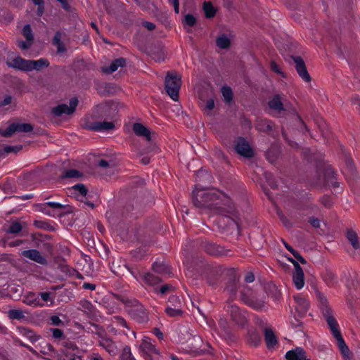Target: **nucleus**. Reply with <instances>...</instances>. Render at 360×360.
<instances>
[{"label":"nucleus","instance_id":"obj_40","mask_svg":"<svg viewBox=\"0 0 360 360\" xmlns=\"http://www.w3.org/2000/svg\"><path fill=\"white\" fill-rule=\"evenodd\" d=\"M22 225L19 221H13L6 230V233L18 235L22 231Z\"/></svg>","mask_w":360,"mask_h":360},{"label":"nucleus","instance_id":"obj_64","mask_svg":"<svg viewBox=\"0 0 360 360\" xmlns=\"http://www.w3.org/2000/svg\"><path fill=\"white\" fill-rule=\"evenodd\" d=\"M34 225L37 227V228H39V229H46L47 228V223L44 221H41V220H35L34 221Z\"/></svg>","mask_w":360,"mask_h":360},{"label":"nucleus","instance_id":"obj_41","mask_svg":"<svg viewBox=\"0 0 360 360\" xmlns=\"http://www.w3.org/2000/svg\"><path fill=\"white\" fill-rule=\"evenodd\" d=\"M203 10L205 15L207 18H212L215 15L216 11L210 2H204Z\"/></svg>","mask_w":360,"mask_h":360},{"label":"nucleus","instance_id":"obj_31","mask_svg":"<svg viewBox=\"0 0 360 360\" xmlns=\"http://www.w3.org/2000/svg\"><path fill=\"white\" fill-rule=\"evenodd\" d=\"M143 282L148 285H155L162 281V278L158 275L155 276L153 273L147 272L141 276Z\"/></svg>","mask_w":360,"mask_h":360},{"label":"nucleus","instance_id":"obj_63","mask_svg":"<svg viewBox=\"0 0 360 360\" xmlns=\"http://www.w3.org/2000/svg\"><path fill=\"white\" fill-rule=\"evenodd\" d=\"M219 326L221 330V333L226 332V330H230L228 323L225 319H220Z\"/></svg>","mask_w":360,"mask_h":360},{"label":"nucleus","instance_id":"obj_9","mask_svg":"<svg viewBox=\"0 0 360 360\" xmlns=\"http://www.w3.org/2000/svg\"><path fill=\"white\" fill-rule=\"evenodd\" d=\"M165 313L171 317L181 316L183 314L181 302L179 297L172 295L169 297Z\"/></svg>","mask_w":360,"mask_h":360},{"label":"nucleus","instance_id":"obj_7","mask_svg":"<svg viewBox=\"0 0 360 360\" xmlns=\"http://www.w3.org/2000/svg\"><path fill=\"white\" fill-rule=\"evenodd\" d=\"M33 126L29 123H12L6 130L0 129V135L4 137H10L15 132H31Z\"/></svg>","mask_w":360,"mask_h":360},{"label":"nucleus","instance_id":"obj_26","mask_svg":"<svg viewBox=\"0 0 360 360\" xmlns=\"http://www.w3.org/2000/svg\"><path fill=\"white\" fill-rule=\"evenodd\" d=\"M7 65L8 67L22 71H27L28 70V60H25L20 56L15 57L11 62H8Z\"/></svg>","mask_w":360,"mask_h":360},{"label":"nucleus","instance_id":"obj_44","mask_svg":"<svg viewBox=\"0 0 360 360\" xmlns=\"http://www.w3.org/2000/svg\"><path fill=\"white\" fill-rule=\"evenodd\" d=\"M120 358V360H136L132 356L130 347L127 345L123 348Z\"/></svg>","mask_w":360,"mask_h":360},{"label":"nucleus","instance_id":"obj_35","mask_svg":"<svg viewBox=\"0 0 360 360\" xmlns=\"http://www.w3.org/2000/svg\"><path fill=\"white\" fill-rule=\"evenodd\" d=\"M264 338L268 347H273L277 344L276 335L271 328H265Z\"/></svg>","mask_w":360,"mask_h":360},{"label":"nucleus","instance_id":"obj_60","mask_svg":"<svg viewBox=\"0 0 360 360\" xmlns=\"http://www.w3.org/2000/svg\"><path fill=\"white\" fill-rule=\"evenodd\" d=\"M309 224L314 227V228H319L321 225L320 220L314 217H311L309 219Z\"/></svg>","mask_w":360,"mask_h":360},{"label":"nucleus","instance_id":"obj_16","mask_svg":"<svg viewBox=\"0 0 360 360\" xmlns=\"http://www.w3.org/2000/svg\"><path fill=\"white\" fill-rule=\"evenodd\" d=\"M20 255L41 265H47L48 264V261L46 257L36 249L23 250L21 252Z\"/></svg>","mask_w":360,"mask_h":360},{"label":"nucleus","instance_id":"obj_20","mask_svg":"<svg viewBox=\"0 0 360 360\" xmlns=\"http://www.w3.org/2000/svg\"><path fill=\"white\" fill-rule=\"evenodd\" d=\"M115 128V124L112 122H94L87 125V129L94 131H104Z\"/></svg>","mask_w":360,"mask_h":360},{"label":"nucleus","instance_id":"obj_22","mask_svg":"<svg viewBox=\"0 0 360 360\" xmlns=\"http://www.w3.org/2000/svg\"><path fill=\"white\" fill-rule=\"evenodd\" d=\"M204 249L207 253L214 256H221L226 254L223 247L210 242L205 243Z\"/></svg>","mask_w":360,"mask_h":360},{"label":"nucleus","instance_id":"obj_1","mask_svg":"<svg viewBox=\"0 0 360 360\" xmlns=\"http://www.w3.org/2000/svg\"><path fill=\"white\" fill-rule=\"evenodd\" d=\"M225 197L221 191L207 188H197L192 193V202L195 207L198 208L212 207L219 204L218 200Z\"/></svg>","mask_w":360,"mask_h":360},{"label":"nucleus","instance_id":"obj_17","mask_svg":"<svg viewBox=\"0 0 360 360\" xmlns=\"http://www.w3.org/2000/svg\"><path fill=\"white\" fill-rule=\"evenodd\" d=\"M99 345L112 356H115L118 354L119 349L116 343L107 336L101 337Z\"/></svg>","mask_w":360,"mask_h":360},{"label":"nucleus","instance_id":"obj_61","mask_svg":"<svg viewBox=\"0 0 360 360\" xmlns=\"http://www.w3.org/2000/svg\"><path fill=\"white\" fill-rule=\"evenodd\" d=\"M46 205L54 210H60L65 207L64 205L56 202H47Z\"/></svg>","mask_w":360,"mask_h":360},{"label":"nucleus","instance_id":"obj_19","mask_svg":"<svg viewBox=\"0 0 360 360\" xmlns=\"http://www.w3.org/2000/svg\"><path fill=\"white\" fill-rule=\"evenodd\" d=\"M285 356L287 360H311L305 350L299 347L287 352Z\"/></svg>","mask_w":360,"mask_h":360},{"label":"nucleus","instance_id":"obj_6","mask_svg":"<svg viewBox=\"0 0 360 360\" xmlns=\"http://www.w3.org/2000/svg\"><path fill=\"white\" fill-rule=\"evenodd\" d=\"M140 349L143 352V356L146 360L158 359L160 358V353L155 346L152 343L151 339L144 337L140 345Z\"/></svg>","mask_w":360,"mask_h":360},{"label":"nucleus","instance_id":"obj_4","mask_svg":"<svg viewBox=\"0 0 360 360\" xmlns=\"http://www.w3.org/2000/svg\"><path fill=\"white\" fill-rule=\"evenodd\" d=\"M165 91L170 98L177 101L181 86V77L177 73H168L165 79Z\"/></svg>","mask_w":360,"mask_h":360},{"label":"nucleus","instance_id":"obj_37","mask_svg":"<svg viewBox=\"0 0 360 360\" xmlns=\"http://www.w3.org/2000/svg\"><path fill=\"white\" fill-rule=\"evenodd\" d=\"M325 176L327 178V183L328 184H330L333 187H338L339 186V184L335 181V173L333 169L328 168L326 170Z\"/></svg>","mask_w":360,"mask_h":360},{"label":"nucleus","instance_id":"obj_21","mask_svg":"<svg viewBox=\"0 0 360 360\" xmlns=\"http://www.w3.org/2000/svg\"><path fill=\"white\" fill-rule=\"evenodd\" d=\"M212 176L210 172L205 170H199L196 173L195 180L198 182L197 188H207L205 184H210L212 181Z\"/></svg>","mask_w":360,"mask_h":360},{"label":"nucleus","instance_id":"obj_5","mask_svg":"<svg viewBox=\"0 0 360 360\" xmlns=\"http://www.w3.org/2000/svg\"><path fill=\"white\" fill-rule=\"evenodd\" d=\"M323 316L325 317L326 321L329 326L331 332L334 336V338L337 340L338 346H340L342 349H347V346L345 344V342L338 330V323L333 315L331 309L324 308L323 312H322Z\"/></svg>","mask_w":360,"mask_h":360},{"label":"nucleus","instance_id":"obj_46","mask_svg":"<svg viewBox=\"0 0 360 360\" xmlns=\"http://www.w3.org/2000/svg\"><path fill=\"white\" fill-rule=\"evenodd\" d=\"M22 34L24 37L26 38L27 41H33L34 37L32 34V30L31 26L29 24H27L24 26L22 29Z\"/></svg>","mask_w":360,"mask_h":360},{"label":"nucleus","instance_id":"obj_62","mask_svg":"<svg viewBox=\"0 0 360 360\" xmlns=\"http://www.w3.org/2000/svg\"><path fill=\"white\" fill-rule=\"evenodd\" d=\"M174 289L173 286L170 284L163 285L160 288L159 292L161 294H165L166 292L172 290Z\"/></svg>","mask_w":360,"mask_h":360},{"label":"nucleus","instance_id":"obj_36","mask_svg":"<svg viewBox=\"0 0 360 360\" xmlns=\"http://www.w3.org/2000/svg\"><path fill=\"white\" fill-rule=\"evenodd\" d=\"M216 44L217 46L220 49H226L230 46L231 41L226 34H221L217 38Z\"/></svg>","mask_w":360,"mask_h":360},{"label":"nucleus","instance_id":"obj_48","mask_svg":"<svg viewBox=\"0 0 360 360\" xmlns=\"http://www.w3.org/2000/svg\"><path fill=\"white\" fill-rule=\"evenodd\" d=\"M8 316L12 319H21L24 317V314L21 310L11 309L8 311Z\"/></svg>","mask_w":360,"mask_h":360},{"label":"nucleus","instance_id":"obj_34","mask_svg":"<svg viewBox=\"0 0 360 360\" xmlns=\"http://www.w3.org/2000/svg\"><path fill=\"white\" fill-rule=\"evenodd\" d=\"M79 310L84 311L88 316H94L96 314V309L92 303L87 300H82L79 302Z\"/></svg>","mask_w":360,"mask_h":360},{"label":"nucleus","instance_id":"obj_45","mask_svg":"<svg viewBox=\"0 0 360 360\" xmlns=\"http://www.w3.org/2000/svg\"><path fill=\"white\" fill-rule=\"evenodd\" d=\"M316 295H317L318 300L319 301L320 309L322 312H323L325 307L326 309H330L329 307V306L328 305V301H327L326 297L324 295V294H323L320 292H317Z\"/></svg>","mask_w":360,"mask_h":360},{"label":"nucleus","instance_id":"obj_49","mask_svg":"<svg viewBox=\"0 0 360 360\" xmlns=\"http://www.w3.org/2000/svg\"><path fill=\"white\" fill-rule=\"evenodd\" d=\"M39 211L43 212L44 214L50 216V217H54L55 216V212L50 210V207L46 205V202L44 204H40L39 205Z\"/></svg>","mask_w":360,"mask_h":360},{"label":"nucleus","instance_id":"obj_25","mask_svg":"<svg viewBox=\"0 0 360 360\" xmlns=\"http://www.w3.org/2000/svg\"><path fill=\"white\" fill-rule=\"evenodd\" d=\"M126 65L125 58L121 57L114 60L109 66H105L102 68V71L106 74H112L115 72L118 68L124 67Z\"/></svg>","mask_w":360,"mask_h":360},{"label":"nucleus","instance_id":"obj_57","mask_svg":"<svg viewBox=\"0 0 360 360\" xmlns=\"http://www.w3.org/2000/svg\"><path fill=\"white\" fill-rule=\"evenodd\" d=\"M321 202L326 207H329L332 204L331 198L328 195H324L321 198Z\"/></svg>","mask_w":360,"mask_h":360},{"label":"nucleus","instance_id":"obj_29","mask_svg":"<svg viewBox=\"0 0 360 360\" xmlns=\"http://www.w3.org/2000/svg\"><path fill=\"white\" fill-rule=\"evenodd\" d=\"M346 238L354 250L360 249V241L357 233L351 229L346 231Z\"/></svg>","mask_w":360,"mask_h":360},{"label":"nucleus","instance_id":"obj_33","mask_svg":"<svg viewBox=\"0 0 360 360\" xmlns=\"http://www.w3.org/2000/svg\"><path fill=\"white\" fill-rule=\"evenodd\" d=\"M24 303H25L27 305L30 306H43L44 304L41 303V300L39 297V295H37L34 292H29L27 293L23 300Z\"/></svg>","mask_w":360,"mask_h":360},{"label":"nucleus","instance_id":"obj_38","mask_svg":"<svg viewBox=\"0 0 360 360\" xmlns=\"http://www.w3.org/2000/svg\"><path fill=\"white\" fill-rule=\"evenodd\" d=\"M83 176L82 173L77 169H69L65 171L62 175L61 179H78Z\"/></svg>","mask_w":360,"mask_h":360},{"label":"nucleus","instance_id":"obj_55","mask_svg":"<svg viewBox=\"0 0 360 360\" xmlns=\"http://www.w3.org/2000/svg\"><path fill=\"white\" fill-rule=\"evenodd\" d=\"M112 163V161H107L105 160H100L97 165L99 167H101V168H111L112 167L113 165L111 164Z\"/></svg>","mask_w":360,"mask_h":360},{"label":"nucleus","instance_id":"obj_11","mask_svg":"<svg viewBox=\"0 0 360 360\" xmlns=\"http://www.w3.org/2000/svg\"><path fill=\"white\" fill-rule=\"evenodd\" d=\"M234 149L240 155L250 158L254 155L253 150L243 137H238L234 141Z\"/></svg>","mask_w":360,"mask_h":360},{"label":"nucleus","instance_id":"obj_43","mask_svg":"<svg viewBox=\"0 0 360 360\" xmlns=\"http://www.w3.org/2000/svg\"><path fill=\"white\" fill-rule=\"evenodd\" d=\"M221 94L226 103H229L233 100V91L231 87L224 86L221 88Z\"/></svg>","mask_w":360,"mask_h":360},{"label":"nucleus","instance_id":"obj_10","mask_svg":"<svg viewBox=\"0 0 360 360\" xmlns=\"http://www.w3.org/2000/svg\"><path fill=\"white\" fill-rule=\"evenodd\" d=\"M268 106L277 117H284L286 115L287 108L282 102V98L279 94L273 96L268 102Z\"/></svg>","mask_w":360,"mask_h":360},{"label":"nucleus","instance_id":"obj_18","mask_svg":"<svg viewBox=\"0 0 360 360\" xmlns=\"http://www.w3.org/2000/svg\"><path fill=\"white\" fill-rule=\"evenodd\" d=\"M294 300L296 302L295 310L300 317H303L307 314L309 307V302L303 297L297 295L294 297Z\"/></svg>","mask_w":360,"mask_h":360},{"label":"nucleus","instance_id":"obj_30","mask_svg":"<svg viewBox=\"0 0 360 360\" xmlns=\"http://www.w3.org/2000/svg\"><path fill=\"white\" fill-rule=\"evenodd\" d=\"M133 131L139 136L145 137L148 141L151 139L150 130L141 123H134Z\"/></svg>","mask_w":360,"mask_h":360},{"label":"nucleus","instance_id":"obj_12","mask_svg":"<svg viewBox=\"0 0 360 360\" xmlns=\"http://www.w3.org/2000/svg\"><path fill=\"white\" fill-rule=\"evenodd\" d=\"M290 59L295 65V68L299 75V76L305 82H309L311 80V76L309 75L305 63L300 56H291Z\"/></svg>","mask_w":360,"mask_h":360},{"label":"nucleus","instance_id":"obj_13","mask_svg":"<svg viewBox=\"0 0 360 360\" xmlns=\"http://www.w3.org/2000/svg\"><path fill=\"white\" fill-rule=\"evenodd\" d=\"M77 105L78 99L75 97L70 100L69 105L67 104H60L54 107L52 109V113L56 117H60L63 114L71 115L75 112Z\"/></svg>","mask_w":360,"mask_h":360},{"label":"nucleus","instance_id":"obj_28","mask_svg":"<svg viewBox=\"0 0 360 360\" xmlns=\"http://www.w3.org/2000/svg\"><path fill=\"white\" fill-rule=\"evenodd\" d=\"M273 122L267 119H259L255 124L256 129L261 132L268 133L273 129Z\"/></svg>","mask_w":360,"mask_h":360},{"label":"nucleus","instance_id":"obj_8","mask_svg":"<svg viewBox=\"0 0 360 360\" xmlns=\"http://www.w3.org/2000/svg\"><path fill=\"white\" fill-rule=\"evenodd\" d=\"M226 311L231 319L238 325H244L246 322V311L240 309L235 304L229 302L226 304Z\"/></svg>","mask_w":360,"mask_h":360},{"label":"nucleus","instance_id":"obj_27","mask_svg":"<svg viewBox=\"0 0 360 360\" xmlns=\"http://www.w3.org/2000/svg\"><path fill=\"white\" fill-rule=\"evenodd\" d=\"M18 329L20 335L27 339L32 344L35 343L41 338L40 335H37L34 331L28 328L19 327Z\"/></svg>","mask_w":360,"mask_h":360},{"label":"nucleus","instance_id":"obj_52","mask_svg":"<svg viewBox=\"0 0 360 360\" xmlns=\"http://www.w3.org/2000/svg\"><path fill=\"white\" fill-rule=\"evenodd\" d=\"M221 335L224 338V340L229 342H233L236 340L235 335L231 333V330H226V332L222 333Z\"/></svg>","mask_w":360,"mask_h":360},{"label":"nucleus","instance_id":"obj_51","mask_svg":"<svg viewBox=\"0 0 360 360\" xmlns=\"http://www.w3.org/2000/svg\"><path fill=\"white\" fill-rule=\"evenodd\" d=\"M22 148V146L21 145L14 146H6L4 148V151L6 153H16L19 152Z\"/></svg>","mask_w":360,"mask_h":360},{"label":"nucleus","instance_id":"obj_23","mask_svg":"<svg viewBox=\"0 0 360 360\" xmlns=\"http://www.w3.org/2000/svg\"><path fill=\"white\" fill-rule=\"evenodd\" d=\"M49 61L45 58H41L39 60H28V70L27 71L37 70L39 71L43 68L49 66Z\"/></svg>","mask_w":360,"mask_h":360},{"label":"nucleus","instance_id":"obj_32","mask_svg":"<svg viewBox=\"0 0 360 360\" xmlns=\"http://www.w3.org/2000/svg\"><path fill=\"white\" fill-rule=\"evenodd\" d=\"M240 285L238 281L236 278H233L227 282L226 291L229 293L230 298H234L236 297Z\"/></svg>","mask_w":360,"mask_h":360},{"label":"nucleus","instance_id":"obj_14","mask_svg":"<svg viewBox=\"0 0 360 360\" xmlns=\"http://www.w3.org/2000/svg\"><path fill=\"white\" fill-rule=\"evenodd\" d=\"M290 261L295 267V271L292 273V281L295 288L297 290L302 289L304 285V271L299 264V263L293 259H288Z\"/></svg>","mask_w":360,"mask_h":360},{"label":"nucleus","instance_id":"obj_15","mask_svg":"<svg viewBox=\"0 0 360 360\" xmlns=\"http://www.w3.org/2000/svg\"><path fill=\"white\" fill-rule=\"evenodd\" d=\"M179 331H180V333H181V334L183 335L180 338V340L182 342H188L190 341H193L194 343L193 342H191V345L193 346V348L198 349L199 347H200L202 339L200 336L192 335L190 333L189 328L187 327H185V326L179 329Z\"/></svg>","mask_w":360,"mask_h":360},{"label":"nucleus","instance_id":"obj_2","mask_svg":"<svg viewBox=\"0 0 360 360\" xmlns=\"http://www.w3.org/2000/svg\"><path fill=\"white\" fill-rule=\"evenodd\" d=\"M116 297L124 304L127 312L134 321L139 323L148 321V313L139 300L124 295H117Z\"/></svg>","mask_w":360,"mask_h":360},{"label":"nucleus","instance_id":"obj_58","mask_svg":"<svg viewBox=\"0 0 360 360\" xmlns=\"http://www.w3.org/2000/svg\"><path fill=\"white\" fill-rule=\"evenodd\" d=\"M53 337L56 339H60L63 337V331L59 328H51Z\"/></svg>","mask_w":360,"mask_h":360},{"label":"nucleus","instance_id":"obj_47","mask_svg":"<svg viewBox=\"0 0 360 360\" xmlns=\"http://www.w3.org/2000/svg\"><path fill=\"white\" fill-rule=\"evenodd\" d=\"M112 323L115 324L116 326H120L124 328L129 329V327L127 324V322L126 320L120 316H115L112 318Z\"/></svg>","mask_w":360,"mask_h":360},{"label":"nucleus","instance_id":"obj_3","mask_svg":"<svg viewBox=\"0 0 360 360\" xmlns=\"http://www.w3.org/2000/svg\"><path fill=\"white\" fill-rule=\"evenodd\" d=\"M240 296L242 302L252 309L259 310L264 307V301L258 298L257 292L248 286L240 288Z\"/></svg>","mask_w":360,"mask_h":360},{"label":"nucleus","instance_id":"obj_24","mask_svg":"<svg viewBox=\"0 0 360 360\" xmlns=\"http://www.w3.org/2000/svg\"><path fill=\"white\" fill-rule=\"evenodd\" d=\"M152 269L160 277V276H170L172 274L169 266L163 262H155L152 265Z\"/></svg>","mask_w":360,"mask_h":360},{"label":"nucleus","instance_id":"obj_50","mask_svg":"<svg viewBox=\"0 0 360 360\" xmlns=\"http://www.w3.org/2000/svg\"><path fill=\"white\" fill-rule=\"evenodd\" d=\"M72 188L77 191L82 198H85L87 194V189L82 184H77L72 186Z\"/></svg>","mask_w":360,"mask_h":360},{"label":"nucleus","instance_id":"obj_54","mask_svg":"<svg viewBox=\"0 0 360 360\" xmlns=\"http://www.w3.org/2000/svg\"><path fill=\"white\" fill-rule=\"evenodd\" d=\"M1 242L3 243V245L4 246L6 245V244H7L8 246H9V247H17V246H19V245H22V243H23V240H16L15 241L8 242L7 243L6 239H3L1 240Z\"/></svg>","mask_w":360,"mask_h":360},{"label":"nucleus","instance_id":"obj_56","mask_svg":"<svg viewBox=\"0 0 360 360\" xmlns=\"http://www.w3.org/2000/svg\"><path fill=\"white\" fill-rule=\"evenodd\" d=\"M338 347L341 351V353L342 354L345 360H352V357L350 356L351 352L348 347L347 349H342L340 346H338Z\"/></svg>","mask_w":360,"mask_h":360},{"label":"nucleus","instance_id":"obj_39","mask_svg":"<svg viewBox=\"0 0 360 360\" xmlns=\"http://www.w3.org/2000/svg\"><path fill=\"white\" fill-rule=\"evenodd\" d=\"M219 221L224 223L225 225L229 227H233V226H238L236 221L223 212H220Z\"/></svg>","mask_w":360,"mask_h":360},{"label":"nucleus","instance_id":"obj_42","mask_svg":"<svg viewBox=\"0 0 360 360\" xmlns=\"http://www.w3.org/2000/svg\"><path fill=\"white\" fill-rule=\"evenodd\" d=\"M249 342L254 346H257L261 342V338L259 333L255 330L248 332Z\"/></svg>","mask_w":360,"mask_h":360},{"label":"nucleus","instance_id":"obj_53","mask_svg":"<svg viewBox=\"0 0 360 360\" xmlns=\"http://www.w3.org/2000/svg\"><path fill=\"white\" fill-rule=\"evenodd\" d=\"M184 21L186 24L190 27H193L196 23V19L192 14L185 15Z\"/></svg>","mask_w":360,"mask_h":360},{"label":"nucleus","instance_id":"obj_59","mask_svg":"<svg viewBox=\"0 0 360 360\" xmlns=\"http://www.w3.org/2000/svg\"><path fill=\"white\" fill-rule=\"evenodd\" d=\"M50 321H51V324H52L53 326H58L63 325V323L61 321V319L58 316H56V315L51 316Z\"/></svg>","mask_w":360,"mask_h":360}]
</instances>
